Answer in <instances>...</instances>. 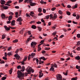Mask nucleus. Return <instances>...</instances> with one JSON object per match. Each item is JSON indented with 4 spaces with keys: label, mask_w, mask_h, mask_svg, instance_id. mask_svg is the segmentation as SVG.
<instances>
[{
    "label": "nucleus",
    "mask_w": 80,
    "mask_h": 80,
    "mask_svg": "<svg viewBox=\"0 0 80 80\" xmlns=\"http://www.w3.org/2000/svg\"><path fill=\"white\" fill-rule=\"evenodd\" d=\"M53 15L52 14H50L49 17H50V18H52V19H53Z\"/></svg>",
    "instance_id": "obj_24"
},
{
    "label": "nucleus",
    "mask_w": 80,
    "mask_h": 80,
    "mask_svg": "<svg viewBox=\"0 0 80 80\" xmlns=\"http://www.w3.org/2000/svg\"><path fill=\"white\" fill-rule=\"evenodd\" d=\"M2 18L3 19H4L6 18V16H5V15L4 14L2 13L1 15Z\"/></svg>",
    "instance_id": "obj_11"
},
{
    "label": "nucleus",
    "mask_w": 80,
    "mask_h": 80,
    "mask_svg": "<svg viewBox=\"0 0 80 80\" xmlns=\"http://www.w3.org/2000/svg\"><path fill=\"white\" fill-rule=\"evenodd\" d=\"M72 7V6L70 5H68L67 6V8H71Z\"/></svg>",
    "instance_id": "obj_54"
},
{
    "label": "nucleus",
    "mask_w": 80,
    "mask_h": 80,
    "mask_svg": "<svg viewBox=\"0 0 80 80\" xmlns=\"http://www.w3.org/2000/svg\"><path fill=\"white\" fill-rule=\"evenodd\" d=\"M27 60V57H25L21 62L22 64V65H25L24 62H26V60Z\"/></svg>",
    "instance_id": "obj_8"
},
{
    "label": "nucleus",
    "mask_w": 80,
    "mask_h": 80,
    "mask_svg": "<svg viewBox=\"0 0 80 80\" xmlns=\"http://www.w3.org/2000/svg\"><path fill=\"white\" fill-rule=\"evenodd\" d=\"M31 28L33 29H36V28H37V27H36V26L35 25H32V26Z\"/></svg>",
    "instance_id": "obj_22"
},
{
    "label": "nucleus",
    "mask_w": 80,
    "mask_h": 80,
    "mask_svg": "<svg viewBox=\"0 0 80 80\" xmlns=\"http://www.w3.org/2000/svg\"><path fill=\"white\" fill-rule=\"evenodd\" d=\"M76 17L77 20H78L80 18V16L79 15H77Z\"/></svg>",
    "instance_id": "obj_41"
},
{
    "label": "nucleus",
    "mask_w": 80,
    "mask_h": 80,
    "mask_svg": "<svg viewBox=\"0 0 80 80\" xmlns=\"http://www.w3.org/2000/svg\"><path fill=\"white\" fill-rule=\"evenodd\" d=\"M43 74L42 73H40L39 74V78H41V77H43Z\"/></svg>",
    "instance_id": "obj_26"
},
{
    "label": "nucleus",
    "mask_w": 80,
    "mask_h": 80,
    "mask_svg": "<svg viewBox=\"0 0 80 80\" xmlns=\"http://www.w3.org/2000/svg\"><path fill=\"white\" fill-rule=\"evenodd\" d=\"M7 78V77H3L2 78V80H5Z\"/></svg>",
    "instance_id": "obj_36"
},
{
    "label": "nucleus",
    "mask_w": 80,
    "mask_h": 80,
    "mask_svg": "<svg viewBox=\"0 0 80 80\" xmlns=\"http://www.w3.org/2000/svg\"><path fill=\"white\" fill-rule=\"evenodd\" d=\"M80 41L78 42L77 43V45H78V46H79V45H80Z\"/></svg>",
    "instance_id": "obj_57"
},
{
    "label": "nucleus",
    "mask_w": 80,
    "mask_h": 80,
    "mask_svg": "<svg viewBox=\"0 0 80 80\" xmlns=\"http://www.w3.org/2000/svg\"><path fill=\"white\" fill-rule=\"evenodd\" d=\"M13 13L12 12H10L9 13V15H14Z\"/></svg>",
    "instance_id": "obj_37"
},
{
    "label": "nucleus",
    "mask_w": 80,
    "mask_h": 80,
    "mask_svg": "<svg viewBox=\"0 0 80 80\" xmlns=\"http://www.w3.org/2000/svg\"><path fill=\"white\" fill-rule=\"evenodd\" d=\"M46 52L45 51H42V53H45Z\"/></svg>",
    "instance_id": "obj_61"
},
{
    "label": "nucleus",
    "mask_w": 80,
    "mask_h": 80,
    "mask_svg": "<svg viewBox=\"0 0 80 80\" xmlns=\"http://www.w3.org/2000/svg\"><path fill=\"white\" fill-rule=\"evenodd\" d=\"M50 48H44V50H50Z\"/></svg>",
    "instance_id": "obj_31"
},
{
    "label": "nucleus",
    "mask_w": 80,
    "mask_h": 80,
    "mask_svg": "<svg viewBox=\"0 0 80 80\" xmlns=\"http://www.w3.org/2000/svg\"><path fill=\"white\" fill-rule=\"evenodd\" d=\"M31 57H32V58H33L35 55V53H32L31 55Z\"/></svg>",
    "instance_id": "obj_27"
},
{
    "label": "nucleus",
    "mask_w": 80,
    "mask_h": 80,
    "mask_svg": "<svg viewBox=\"0 0 80 80\" xmlns=\"http://www.w3.org/2000/svg\"><path fill=\"white\" fill-rule=\"evenodd\" d=\"M23 20L22 19V17H19L18 18L17 20V22H22Z\"/></svg>",
    "instance_id": "obj_9"
},
{
    "label": "nucleus",
    "mask_w": 80,
    "mask_h": 80,
    "mask_svg": "<svg viewBox=\"0 0 80 80\" xmlns=\"http://www.w3.org/2000/svg\"><path fill=\"white\" fill-rule=\"evenodd\" d=\"M7 23L8 24V23H11V21H10V20H9V21H7Z\"/></svg>",
    "instance_id": "obj_42"
},
{
    "label": "nucleus",
    "mask_w": 80,
    "mask_h": 80,
    "mask_svg": "<svg viewBox=\"0 0 80 80\" xmlns=\"http://www.w3.org/2000/svg\"><path fill=\"white\" fill-rule=\"evenodd\" d=\"M14 57H15L16 58V59L17 60H19V58H20V56H19L18 54H15L14 55Z\"/></svg>",
    "instance_id": "obj_10"
},
{
    "label": "nucleus",
    "mask_w": 80,
    "mask_h": 80,
    "mask_svg": "<svg viewBox=\"0 0 80 80\" xmlns=\"http://www.w3.org/2000/svg\"><path fill=\"white\" fill-rule=\"evenodd\" d=\"M8 8H9V6H4L3 7V9L4 10H7Z\"/></svg>",
    "instance_id": "obj_21"
},
{
    "label": "nucleus",
    "mask_w": 80,
    "mask_h": 80,
    "mask_svg": "<svg viewBox=\"0 0 80 80\" xmlns=\"http://www.w3.org/2000/svg\"><path fill=\"white\" fill-rule=\"evenodd\" d=\"M38 52H40V50H41L42 49V48H41V47L40 46H38Z\"/></svg>",
    "instance_id": "obj_32"
},
{
    "label": "nucleus",
    "mask_w": 80,
    "mask_h": 80,
    "mask_svg": "<svg viewBox=\"0 0 80 80\" xmlns=\"http://www.w3.org/2000/svg\"><path fill=\"white\" fill-rule=\"evenodd\" d=\"M26 72H25V75L27 77L28 75V74H31V72L32 73L34 72V70L32 69V67H28L26 69Z\"/></svg>",
    "instance_id": "obj_1"
},
{
    "label": "nucleus",
    "mask_w": 80,
    "mask_h": 80,
    "mask_svg": "<svg viewBox=\"0 0 80 80\" xmlns=\"http://www.w3.org/2000/svg\"><path fill=\"white\" fill-rule=\"evenodd\" d=\"M68 71L67 70L66 71V72H63V73L64 75H68Z\"/></svg>",
    "instance_id": "obj_19"
},
{
    "label": "nucleus",
    "mask_w": 80,
    "mask_h": 80,
    "mask_svg": "<svg viewBox=\"0 0 80 80\" xmlns=\"http://www.w3.org/2000/svg\"><path fill=\"white\" fill-rule=\"evenodd\" d=\"M11 49H12V46L8 47V51H10V50H11Z\"/></svg>",
    "instance_id": "obj_39"
},
{
    "label": "nucleus",
    "mask_w": 80,
    "mask_h": 80,
    "mask_svg": "<svg viewBox=\"0 0 80 80\" xmlns=\"http://www.w3.org/2000/svg\"><path fill=\"white\" fill-rule=\"evenodd\" d=\"M12 55V53L11 52H9L7 53V55H9V56Z\"/></svg>",
    "instance_id": "obj_34"
},
{
    "label": "nucleus",
    "mask_w": 80,
    "mask_h": 80,
    "mask_svg": "<svg viewBox=\"0 0 80 80\" xmlns=\"http://www.w3.org/2000/svg\"><path fill=\"white\" fill-rule=\"evenodd\" d=\"M1 63H5V62L3 61H1Z\"/></svg>",
    "instance_id": "obj_63"
},
{
    "label": "nucleus",
    "mask_w": 80,
    "mask_h": 80,
    "mask_svg": "<svg viewBox=\"0 0 80 80\" xmlns=\"http://www.w3.org/2000/svg\"><path fill=\"white\" fill-rule=\"evenodd\" d=\"M12 18H13V16L11 15H10L8 18V20H11L12 19Z\"/></svg>",
    "instance_id": "obj_15"
},
{
    "label": "nucleus",
    "mask_w": 80,
    "mask_h": 80,
    "mask_svg": "<svg viewBox=\"0 0 80 80\" xmlns=\"http://www.w3.org/2000/svg\"><path fill=\"white\" fill-rule=\"evenodd\" d=\"M75 59L76 60H80V57L79 56H78L77 57H75Z\"/></svg>",
    "instance_id": "obj_23"
},
{
    "label": "nucleus",
    "mask_w": 80,
    "mask_h": 80,
    "mask_svg": "<svg viewBox=\"0 0 80 80\" xmlns=\"http://www.w3.org/2000/svg\"><path fill=\"white\" fill-rule=\"evenodd\" d=\"M25 66H22L21 68V69H22L21 70V71H22V72H24V71H25Z\"/></svg>",
    "instance_id": "obj_14"
},
{
    "label": "nucleus",
    "mask_w": 80,
    "mask_h": 80,
    "mask_svg": "<svg viewBox=\"0 0 80 80\" xmlns=\"http://www.w3.org/2000/svg\"><path fill=\"white\" fill-rule=\"evenodd\" d=\"M76 68L77 69H78V68H80V66H79L78 65H76Z\"/></svg>",
    "instance_id": "obj_43"
},
{
    "label": "nucleus",
    "mask_w": 80,
    "mask_h": 80,
    "mask_svg": "<svg viewBox=\"0 0 80 80\" xmlns=\"http://www.w3.org/2000/svg\"><path fill=\"white\" fill-rule=\"evenodd\" d=\"M77 50H78V51H80V47H78L77 48Z\"/></svg>",
    "instance_id": "obj_52"
},
{
    "label": "nucleus",
    "mask_w": 80,
    "mask_h": 80,
    "mask_svg": "<svg viewBox=\"0 0 80 80\" xmlns=\"http://www.w3.org/2000/svg\"><path fill=\"white\" fill-rule=\"evenodd\" d=\"M32 40V38H28V39L27 41H26V43H28V42H29V41H30V40Z\"/></svg>",
    "instance_id": "obj_25"
},
{
    "label": "nucleus",
    "mask_w": 80,
    "mask_h": 80,
    "mask_svg": "<svg viewBox=\"0 0 80 80\" xmlns=\"http://www.w3.org/2000/svg\"><path fill=\"white\" fill-rule=\"evenodd\" d=\"M57 18V14L55 13L54 14V16H53V19L55 20Z\"/></svg>",
    "instance_id": "obj_13"
},
{
    "label": "nucleus",
    "mask_w": 80,
    "mask_h": 80,
    "mask_svg": "<svg viewBox=\"0 0 80 80\" xmlns=\"http://www.w3.org/2000/svg\"><path fill=\"white\" fill-rule=\"evenodd\" d=\"M25 28H23L22 29V30L21 31V32L22 33H23V32H24V31H25Z\"/></svg>",
    "instance_id": "obj_38"
},
{
    "label": "nucleus",
    "mask_w": 80,
    "mask_h": 80,
    "mask_svg": "<svg viewBox=\"0 0 80 80\" xmlns=\"http://www.w3.org/2000/svg\"><path fill=\"white\" fill-rule=\"evenodd\" d=\"M42 59L43 60H46V59H45V58L44 57H41L40 59V60H42Z\"/></svg>",
    "instance_id": "obj_28"
},
{
    "label": "nucleus",
    "mask_w": 80,
    "mask_h": 80,
    "mask_svg": "<svg viewBox=\"0 0 80 80\" xmlns=\"http://www.w3.org/2000/svg\"><path fill=\"white\" fill-rule=\"evenodd\" d=\"M57 79V80H62V77L60 74H58L56 75Z\"/></svg>",
    "instance_id": "obj_6"
},
{
    "label": "nucleus",
    "mask_w": 80,
    "mask_h": 80,
    "mask_svg": "<svg viewBox=\"0 0 80 80\" xmlns=\"http://www.w3.org/2000/svg\"><path fill=\"white\" fill-rule=\"evenodd\" d=\"M56 9V8H52L51 9V10H52V11H54V10H55Z\"/></svg>",
    "instance_id": "obj_53"
},
{
    "label": "nucleus",
    "mask_w": 80,
    "mask_h": 80,
    "mask_svg": "<svg viewBox=\"0 0 80 80\" xmlns=\"http://www.w3.org/2000/svg\"><path fill=\"white\" fill-rule=\"evenodd\" d=\"M49 80V78H46L45 80Z\"/></svg>",
    "instance_id": "obj_64"
},
{
    "label": "nucleus",
    "mask_w": 80,
    "mask_h": 80,
    "mask_svg": "<svg viewBox=\"0 0 80 80\" xmlns=\"http://www.w3.org/2000/svg\"><path fill=\"white\" fill-rule=\"evenodd\" d=\"M57 34V32H53V33H52V35H55L56 34Z\"/></svg>",
    "instance_id": "obj_47"
},
{
    "label": "nucleus",
    "mask_w": 80,
    "mask_h": 80,
    "mask_svg": "<svg viewBox=\"0 0 80 80\" xmlns=\"http://www.w3.org/2000/svg\"><path fill=\"white\" fill-rule=\"evenodd\" d=\"M43 13H46V10H45V9H43Z\"/></svg>",
    "instance_id": "obj_59"
},
{
    "label": "nucleus",
    "mask_w": 80,
    "mask_h": 80,
    "mask_svg": "<svg viewBox=\"0 0 80 80\" xmlns=\"http://www.w3.org/2000/svg\"><path fill=\"white\" fill-rule=\"evenodd\" d=\"M33 14H34V12L32 11H31L30 12V15L31 16V17H33L34 15Z\"/></svg>",
    "instance_id": "obj_17"
},
{
    "label": "nucleus",
    "mask_w": 80,
    "mask_h": 80,
    "mask_svg": "<svg viewBox=\"0 0 80 80\" xmlns=\"http://www.w3.org/2000/svg\"><path fill=\"white\" fill-rule=\"evenodd\" d=\"M67 14L68 15H70V13L69 12H67Z\"/></svg>",
    "instance_id": "obj_51"
},
{
    "label": "nucleus",
    "mask_w": 80,
    "mask_h": 80,
    "mask_svg": "<svg viewBox=\"0 0 80 80\" xmlns=\"http://www.w3.org/2000/svg\"><path fill=\"white\" fill-rule=\"evenodd\" d=\"M4 27L5 30L7 31L9 30L10 28H11V29H15V28H16L15 27H12L10 26H9V27H8L6 26H4Z\"/></svg>",
    "instance_id": "obj_5"
},
{
    "label": "nucleus",
    "mask_w": 80,
    "mask_h": 80,
    "mask_svg": "<svg viewBox=\"0 0 80 80\" xmlns=\"http://www.w3.org/2000/svg\"><path fill=\"white\" fill-rule=\"evenodd\" d=\"M57 68V65L55 63H54V64H52L51 67L49 69L50 71H53V72H54V71H55L54 70L55 68Z\"/></svg>",
    "instance_id": "obj_4"
},
{
    "label": "nucleus",
    "mask_w": 80,
    "mask_h": 80,
    "mask_svg": "<svg viewBox=\"0 0 80 80\" xmlns=\"http://www.w3.org/2000/svg\"><path fill=\"white\" fill-rule=\"evenodd\" d=\"M1 4H2V5H3V4H5V1L3 0H1Z\"/></svg>",
    "instance_id": "obj_18"
},
{
    "label": "nucleus",
    "mask_w": 80,
    "mask_h": 80,
    "mask_svg": "<svg viewBox=\"0 0 80 80\" xmlns=\"http://www.w3.org/2000/svg\"><path fill=\"white\" fill-rule=\"evenodd\" d=\"M31 45V47L33 48H35V45H37V43L35 42H32Z\"/></svg>",
    "instance_id": "obj_7"
},
{
    "label": "nucleus",
    "mask_w": 80,
    "mask_h": 80,
    "mask_svg": "<svg viewBox=\"0 0 80 80\" xmlns=\"http://www.w3.org/2000/svg\"><path fill=\"white\" fill-rule=\"evenodd\" d=\"M30 57H31V55L29 54V56L28 57V60H30Z\"/></svg>",
    "instance_id": "obj_49"
},
{
    "label": "nucleus",
    "mask_w": 80,
    "mask_h": 80,
    "mask_svg": "<svg viewBox=\"0 0 80 80\" xmlns=\"http://www.w3.org/2000/svg\"><path fill=\"white\" fill-rule=\"evenodd\" d=\"M19 51V49H17V50L16 51V53H17L18 52V51Z\"/></svg>",
    "instance_id": "obj_60"
},
{
    "label": "nucleus",
    "mask_w": 80,
    "mask_h": 80,
    "mask_svg": "<svg viewBox=\"0 0 80 80\" xmlns=\"http://www.w3.org/2000/svg\"><path fill=\"white\" fill-rule=\"evenodd\" d=\"M41 21L43 23L45 22V20H44L43 19H41Z\"/></svg>",
    "instance_id": "obj_46"
},
{
    "label": "nucleus",
    "mask_w": 80,
    "mask_h": 80,
    "mask_svg": "<svg viewBox=\"0 0 80 80\" xmlns=\"http://www.w3.org/2000/svg\"><path fill=\"white\" fill-rule=\"evenodd\" d=\"M43 15V13H39L38 14V16H41V15Z\"/></svg>",
    "instance_id": "obj_55"
},
{
    "label": "nucleus",
    "mask_w": 80,
    "mask_h": 80,
    "mask_svg": "<svg viewBox=\"0 0 80 80\" xmlns=\"http://www.w3.org/2000/svg\"><path fill=\"white\" fill-rule=\"evenodd\" d=\"M77 37L78 38H80V34H77Z\"/></svg>",
    "instance_id": "obj_50"
},
{
    "label": "nucleus",
    "mask_w": 80,
    "mask_h": 80,
    "mask_svg": "<svg viewBox=\"0 0 80 80\" xmlns=\"http://www.w3.org/2000/svg\"><path fill=\"white\" fill-rule=\"evenodd\" d=\"M17 67L18 69H19V68L20 69V68H21V66L20 65H19Z\"/></svg>",
    "instance_id": "obj_48"
},
{
    "label": "nucleus",
    "mask_w": 80,
    "mask_h": 80,
    "mask_svg": "<svg viewBox=\"0 0 80 80\" xmlns=\"http://www.w3.org/2000/svg\"><path fill=\"white\" fill-rule=\"evenodd\" d=\"M63 37H64V35H61L60 37V38H63Z\"/></svg>",
    "instance_id": "obj_62"
},
{
    "label": "nucleus",
    "mask_w": 80,
    "mask_h": 80,
    "mask_svg": "<svg viewBox=\"0 0 80 80\" xmlns=\"http://www.w3.org/2000/svg\"><path fill=\"white\" fill-rule=\"evenodd\" d=\"M72 80H77V78H73L72 79Z\"/></svg>",
    "instance_id": "obj_45"
},
{
    "label": "nucleus",
    "mask_w": 80,
    "mask_h": 80,
    "mask_svg": "<svg viewBox=\"0 0 80 80\" xmlns=\"http://www.w3.org/2000/svg\"><path fill=\"white\" fill-rule=\"evenodd\" d=\"M26 15L27 17H30V15H29V14H27V13H26Z\"/></svg>",
    "instance_id": "obj_56"
},
{
    "label": "nucleus",
    "mask_w": 80,
    "mask_h": 80,
    "mask_svg": "<svg viewBox=\"0 0 80 80\" xmlns=\"http://www.w3.org/2000/svg\"><path fill=\"white\" fill-rule=\"evenodd\" d=\"M58 12L59 14H60V15H62V13H63V12H62L60 10H59Z\"/></svg>",
    "instance_id": "obj_33"
},
{
    "label": "nucleus",
    "mask_w": 80,
    "mask_h": 80,
    "mask_svg": "<svg viewBox=\"0 0 80 80\" xmlns=\"http://www.w3.org/2000/svg\"><path fill=\"white\" fill-rule=\"evenodd\" d=\"M12 42H13V43H17V42H18V40L15 39L13 41H12Z\"/></svg>",
    "instance_id": "obj_29"
},
{
    "label": "nucleus",
    "mask_w": 80,
    "mask_h": 80,
    "mask_svg": "<svg viewBox=\"0 0 80 80\" xmlns=\"http://www.w3.org/2000/svg\"><path fill=\"white\" fill-rule=\"evenodd\" d=\"M4 60H7V58L3 57V58H2Z\"/></svg>",
    "instance_id": "obj_58"
},
{
    "label": "nucleus",
    "mask_w": 80,
    "mask_h": 80,
    "mask_svg": "<svg viewBox=\"0 0 80 80\" xmlns=\"http://www.w3.org/2000/svg\"><path fill=\"white\" fill-rule=\"evenodd\" d=\"M36 23H37V24H41V23H42V22H40V21H38V22H37Z\"/></svg>",
    "instance_id": "obj_44"
},
{
    "label": "nucleus",
    "mask_w": 80,
    "mask_h": 80,
    "mask_svg": "<svg viewBox=\"0 0 80 80\" xmlns=\"http://www.w3.org/2000/svg\"><path fill=\"white\" fill-rule=\"evenodd\" d=\"M5 38V35H2V39H4Z\"/></svg>",
    "instance_id": "obj_40"
},
{
    "label": "nucleus",
    "mask_w": 80,
    "mask_h": 80,
    "mask_svg": "<svg viewBox=\"0 0 80 80\" xmlns=\"http://www.w3.org/2000/svg\"><path fill=\"white\" fill-rule=\"evenodd\" d=\"M18 77L19 78L20 80H22L23 79V77H24V74L22 73L21 71L18 70Z\"/></svg>",
    "instance_id": "obj_2"
},
{
    "label": "nucleus",
    "mask_w": 80,
    "mask_h": 80,
    "mask_svg": "<svg viewBox=\"0 0 80 80\" xmlns=\"http://www.w3.org/2000/svg\"><path fill=\"white\" fill-rule=\"evenodd\" d=\"M78 7V4H76L74 5V6H72V8L73 9H75V8H77Z\"/></svg>",
    "instance_id": "obj_12"
},
{
    "label": "nucleus",
    "mask_w": 80,
    "mask_h": 80,
    "mask_svg": "<svg viewBox=\"0 0 80 80\" xmlns=\"http://www.w3.org/2000/svg\"><path fill=\"white\" fill-rule=\"evenodd\" d=\"M12 1H8V2H7V3H8V4H10V3H12Z\"/></svg>",
    "instance_id": "obj_35"
},
{
    "label": "nucleus",
    "mask_w": 80,
    "mask_h": 80,
    "mask_svg": "<svg viewBox=\"0 0 80 80\" xmlns=\"http://www.w3.org/2000/svg\"><path fill=\"white\" fill-rule=\"evenodd\" d=\"M38 30H39V32H40L42 30V28L40 27H38Z\"/></svg>",
    "instance_id": "obj_30"
},
{
    "label": "nucleus",
    "mask_w": 80,
    "mask_h": 80,
    "mask_svg": "<svg viewBox=\"0 0 80 80\" xmlns=\"http://www.w3.org/2000/svg\"><path fill=\"white\" fill-rule=\"evenodd\" d=\"M32 1H33V0H25L24 2L25 3H26V2H27L28 3H30V5L32 7L35 6L37 3L32 2Z\"/></svg>",
    "instance_id": "obj_3"
},
{
    "label": "nucleus",
    "mask_w": 80,
    "mask_h": 80,
    "mask_svg": "<svg viewBox=\"0 0 80 80\" xmlns=\"http://www.w3.org/2000/svg\"><path fill=\"white\" fill-rule=\"evenodd\" d=\"M15 21L13 20L11 22V25L12 26L15 25Z\"/></svg>",
    "instance_id": "obj_16"
},
{
    "label": "nucleus",
    "mask_w": 80,
    "mask_h": 80,
    "mask_svg": "<svg viewBox=\"0 0 80 80\" xmlns=\"http://www.w3.org/2000/svg\"><path fill=\"white\" fill-rule=\"evenodd\" d=\"M38 12L39 13H41L42 12V8H38Z\"/></svg>",
    "instance_id": "obj_20"
}]
</instances>
